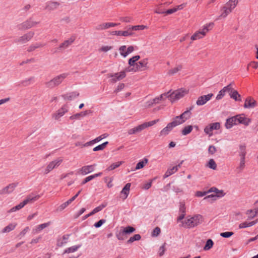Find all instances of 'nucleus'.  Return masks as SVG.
<instances>
[{
    "label": "nucleus",
    "instance_id": "f257e3e1",
    "mask_svg": "<svg viewBox=\"0 0 258 258\" xmlns=\"http://www.w3.org/2000/svg\"><path fill=\"white\" fill-rule=\"evenodd\" d=\"M204 220L203 216L200 214L188 215L182 221V226L185 228H192L201 224Z\"/></svg>",
    "mask_w": 258,
    "mask_h": 258
},
{
    "label": "nucleus",
    "instance_id": "f03ea898",
    "mask_svg": "<svg viewBox=\"0 0 258 258\" xmlns=\"http://www.w3.org/2000/svg\"><path fill=\"white\" fill-rule=\"evenodd\" d=\"M237 3V0H229L221 8L218 19L225 18L236 7Z\"/></svg>",
    "mask_w": 258,
    "mask_h": 258
},
{
    "label": "nucleus",
    "instance_id": "7ed1b4c3",
    "mask_svg": "<svg viewBox=\"0 0 258 258\" xmlns=\"http://www.w3.org/2000/svg\"><path fill=\"white\" fill-rule=\"evenodd\" d=\"M190 114L189 111H185L179 116H176L173 118L172 121L170 123L175 127L183 123L186 120L189 119L190 117Z\"/></svg>",
    "mask_w": 258,
    "mask_h": 258
},
{
    "label": "nucleus",
    "instance_id": "20e7f679",
    "mask_svg": "<svg viewBox=\"0 0 258 258\" xmlns=\"http://www.w3.org/2000/svg\"><path fill=\"white\" fill-rule=\"evenodd\" d=\"M188 89L185 88H180L172 92H171V91H169V92H170L169 97L170 101L173 103L175 101L182 98L188 94Z\"/></svg>",
    "mask_w": 258,
    "mask_h": 258
},
{
    "label": "nucleus",
    "instance_id": "39448f33",
    "mask_svg": "<svg viewBox=\"0 0 258 258\" xmlns=\"http://www.w3.org/2000/svg\"><path fill=\"white\" fill-rule=\"evenodd\" d=\"M68 75L67 73H63L55 77L46 83V87L53 88L58 86L67 77Z\"/></svg>",
    "mask_w": 258,
    "mask_h": 258
},
{
    "label": "nucleus",
    "instance_id": "423d86ee",
    "mask_svg": "<svg viewBox=\"0 0 258 258\" xmlns=\"http://www.w3.org/2000/svg\"><path fill=\"white\" fill-rule=\"evenodd\" d=\"M62 161L63 159L61 158H58L49 162L44 170V174L49 173L53 169L58 167Z\"/></svg>",
    "mask_w": 258,
    "mask_h": 258
},
{
    "label": "nucleus",
    "instance_id": "0eeeda50",
    "mask_svg": "<svg viewBox=\"0 0 258 258\" xmlns=\"http://www.w3.org/2000/svg\"><path fill=\"white\" fill-rule=\"evenodd\" d=\"M68 106L66 104L63 105L60 108L52 114V118L55 120H58L61 117L68 112Z\"/></svg>",
    "mask_w": 258,
    "mask_h": 258
},
{
    "label": "nucleus",
    "instance_id": "6e6552de",
    "mask_svg": "<svg viewBox=\"0 0 258 258\" xmlns=\"http://www.w3.org/2000/svg\"><path fill=\"white\" fill-rule=\"evenodd\" d=\"M39 23L29 19L18 25L19 30H25L36 26Z\"/></svg>",
    "mask_w": 258,
    "mask_h": 258
},
{
    "label": "nucleus",
    "instance_id": "1a4fd4ad",
    "mask_svg": "<svg viewBox=\"0 0 258 258\" xmlns=\"http://www.w3.org/2000/svg\"><path fill=\"white\" fill-rule=\"evenodd\" d=\"M126 75L125 74L123 70L118 73H111L108 75L109 78H111V81L112 83H115L117 81H120L124 79Z\"/></svg>",
    "mask_w": 258,
    "mask_h": 258
},
{
    "label": "nucleus",
    "instance_id": "9d476101",
    "mask_svg": "<svg viewBox=\"0 0 258 258\" xmlns=\"http://www.w3.org/2000/svg\"><path fill=\"white\" fill-rule=\"evenodd\" d=\"M135 50L133 46H129L126 47L125 45H122L119 48L120 54L123 57H126L129 54L131 53Z\"/></svg>",
    "mask_w": 258,
    "mask_h": 258
},
{
    "label": "nucleus",
    "instance_id": "9b49d317",
    "mask_svg": "<svg viewBox=\"0 0 258 258\" xmlns=\"http://www.w3.org/2000/svg\"><path fill=\"white\" fill-rule=\"evenodd\" d=\"M220 127V124L219 122L212 123L206 126L204 129L206 134L209 135L210 137L213 135L214 130H219Z\"/></svg>",
    "mask_w": 258,
    "mask_h": 258
},
{
    "label": "nucleus",
    "instance_id": "f8f14e48",
    "mask_svg": "<svg viewBox=\"0 0 258 258\" xmlns=\"http://www.w3.org/2000/svg\"><path fill=\"white\" fill-rule=\"evenodd\" d=\"M148 60L147 58H145L136 63V70L138 71H143L148 70L149 67L148 66Z\"/></svg>",
    "mask_w": 258,
    "mask_h": 258
},
{
    "label": "nucleus",
    "instance_id": "ddd939ff",
    "mask_svg": "<svg viewBox=\"0 0 258 258\" xmlns=\"http://www.w3.org/2000/svg\"><path fill=\"white\" fill-rule=\"evenodd\" d=\"M213 96L212 93L208 94L206 95H203L199 97L197 101L196 104L198 106H201L205 104Z\"/></svg>",
    "mask_w": 258,
    "mask_h": 258
},
{
    "label": "nucleus",
    "instance_id": "4468645a",
    "mask_svg": "<svg viewBox=\"0 0 258 258\" xmlns=\"http://www.w3.org/2000/svg\"><path fill=\"white\" fill-rule=\"evenodd\" d=\"M34 35V32L30 31L24 34L23 36L20 37L17 39L16 42L20 43H25L30 41Z\"/></svg>",
    "mask_w": 258,
    "mask_h": 258
},
{
    "label": "nucleus",
    "instance_id": "2eb2a0df",
    "mask_svg": "<svg viewBox=\"0 0 258 258\" xmlns=\"http://www.w3.org/2000/svg\"><path fill=\"white\" fill-rule=\"evenodd\" d=\"M96 165H86L83 166L81 169L78 171V173L82 175H86L89 173L93 172L94 170V167Z\"/></svg>",
    "mask_w": 258,
    "mask_h": 258
},
{
    "label": "nucleus",
    "instance_id": "dca6fc26",
    "mask_svg": "<svg viewBox=\"0 0 258 258\" xmlns=\"http://www.w3.org/2000/svg\"><path fill=\"white\" fill-rule=\"evenodd\" d=\"M76 37L75 36H71L67 40H65L61 43L59 46V48L60 50H64L67 48H68L70 45H71L75 41Z\"/></svg>",
    "mask_w": 258,
    "mask_h": 258
},
{
    "label": "nucleus",
    "instance_id": "f3484780",
    "mask_svg": "<svg viewBox=\"0 0 258 258\" xmlns=\"http://www.w3.org/2000/svg\"><path fill=\"white\" fill-rule=\"evenodd\" d=\"M256 106V101L252 97H248L246 98L244 107L245 108H252Z\"/></svg>",
    "mask_w": 258,
    "mask_h": 258
},
{
    "label": "nucleus",
    "instance_id": "a211bd4d",
    "mask_svg": "<svg viewBox=\"0 0 258 258\" xmlns=\"http://www.w3.org/2000/svg\"><path fill=\"white\" fill-rule=\"evenodd\" d=\"M236 118L237 123H241L247 126L251 122V119L245 117L243 114L236 115Z\"/></svg>",
    "mask_w": 258,
    "mask_h": 258
},
{
    "label": "nucleus",
    "instance_id": "6ab92c4d",
    "mask_svg": "<svg viewBox=\"0 0 258 258\" xmlns=\"http://www.w3.org/2000/svg\"><path fill=\"white\" fill-rule=\"evenodd\" d=\"M135 231V229L131 226H127L123 228L122 231L120 232L119 234L117 236V238L119 240H123V238L120 236L121 235L129 234Z\"/></svg>",
    "mask_w": 258,
    "mask_h": 258
},
{
    "label": "nucleus",
    "instance_id": "aec40b11",
    "mask_svg": "<svg viewBox=\"0 0 258 258\" xmlns=\"http://www.w3.org/2000/svg\"><path fill=\"white\" fill-rule=\"evenodd\" d=\"M169 93L170 92H167L155 97L154 101L155 104L160 103L162 101H164L166 98H168L170 100Z\"/></svg>",
    "mask_w": 258,
    "mask_h": 258
},
{
    "label": "nucleus",
    "instance_id": "412c9836",
    "mask_svg": "<svg viewBox=\"0 0 258 258\" xmlns=\"http://www.w3.org/2000/svg\"><path fill=\"white\" fill-rule=\"evenodd\" d=\"M50 222L39 224L36 226L32 230V233L34 234L39 233L43 229L47 227L50 225Z\"/></svg>",
    "mask_w": 258,
    "mask_h": 258
},
{
    "label": "nucleus",
    "instance_id": "4be33fe9",
    "mask_svg": "<svg viewBox=\"0 0 258 258\" xmlns=\"http://www.w3.org/2000/svg\"><path fill=\"white\" fill-rule=\"evenodd\" d=\"M16 185L12 183L0 190V195L9 194L12 192L15 188Z\"/></svg>",
    "mask_w": 258,
    "mask_h": 258
},
{
    "label": "nucleus",
    "instance_id": "5701e85b",
    "mask_svg": "<svg viewBox=\"0 0 258 258\" xmlns=\"http://www.w3.org/2000/svg\"><path fill=\"white\" fill-rule=\"evenodd\" d=\"M174 127L169 122L167 124L166 127L163 128L160 132L159 136L161 137H165L168 135L170 132L173 130Z\"/></svg>",
    "mask_w": 258,
    "mask_h": 258
},
{
    "label": "nucleus",
    "instance_id": "b1692460",
    "mask_svg": "<svg viewBox=\"0 0 258 258\" xmlns=\"http://www.w3.org/2000/svg\"><path fill=\"white\" fill-rule=\"evenodd\" d=\"M131 186V184L130 183H128L125 184L124 187L123 188L122 190L120 192L121 197L122 199H125L130 192V189Z\"/></svg>",
    "mask_w": 258,
    "mask_h": 258
},
{
    "label": "nucleus",
    "instance_id": "393cba45",
    "mask_svg": "<svg viewBox=\"0 0 258 258\" xmlns=\"http://www.w3.org/2000/svg\"><path fill=\"white\" fill-rule=\"evenodd\" d=\"M236 115L231 118H229L226 120L225 123V127L226 128L229 129L231 128L233 125L237 124V120L236 119Z\"/></svg>",
    "mask_w": 258,
    "mask_h": 258
},
{
    "label": "nucleus",
    "instance_id": "a878e982",
    "mask_svg": "<svg viewBox=\"0 0 258 258\" xmlns=\"http://www.w3.org/2000/svg\"><path fill=\"white\" fill-rule=\"evenodd\" d=\"M79 94L78 92L75 91L65 94L62 97L64 100L70 101L78 97Z\"/></svg>",
    "mask_w": 258,
    "mask_h": 258
},
{
    "label": "nucleus",
    "instance_id": "bb28decb",
    "mask_svg": "<svg viewBox=\"0 0 258 258\" xmlns=\"http://www.w3.org/2000/svg\"><path fill=\"white\" fill-rule=\"evenodd\" d=\"M214 25L213 23H210L209 24H206L205 25L202 29L199 31L202 33V35L205 36L206 34L208 32V31L212 29Z\"/></svg>",
    "mask_w": 258,
    "mask_h": 258
},
{
    "label": "nucleus",
    "instance_id": "cd10ccee",
    "mask_svg": "<svg viewBox=\"0 0 258 258\" xmlns=\"http://www.w3.org/2000/svg\"><path fill=\"white\" fill-rule=\"evenodd\" d=\"M60 4L57 2H49L47 3L46 8L50 11H53L58 8Z\"/></svg>",
    "mask_w": 258,
    "mask_h": 258
},
{
    "label": "nucleus",
    "instance_id": "c85d7f7f",
    "mask_svg": "<svg viewBox=\"0 0 258 258\" xmlns=\"http://www.w3.org/2000/svg\"><path fill=\"white\" fill-rule=\"evenodd\" d=\"M105 207V205H101L97 207H96L93 210L92 212H91L89 214L86 215L84 217V219H86L89 217L94 215V214L100 211L102 209H103Z\"/></svg>",
    "mask_w": 258,
    "mask_h": 258
},
{
    "label": "nucleus",
    "instance_id": "c756f323",
    "mask_svg": "<svg viewBox=\"0 0 258 258\" xmlns=\"http://www.w3.org/2000/svg\"><path fill=\"white\" fill-rule=\"evenodd\" d=\"M240 162L238 166L236 167V170L238 172H242L245 166V157H240Z\"/></svg>",
    "mask_w": 258,
    "mask_h": 258
},
{
    "label": "nucleus",
    "instance_id": "7c9ffc66",
    "mask_svg": "<svg viewBox=\"0 0 258 258\" xmlns=\"http://www.w3.org/2000/svg\"><path fill=\"white\" fill-rule=\"evenodd\" d=\"M178 170V166H174L172 168H168L167 170L166 171L165 174L164 175V177L166 178L168 176L172 175Z\"/></svg>",
    "mask_w": 258,
    "mask_h": 258
},
{
    "label": "nucleus",
    "instance_id": "2f4dec72",
    "mask_svg": "<svg viewBox=\"0 0 258 258\" xmlns=\"http://www.w3.org/2000/svg\"><path fill=\"white\" fill-rule=\"evenodd\" d=\"M81 245H74L71 247H68L63 252V253H70L76 252L81 247Z\"/></svg>",
    "mask_w": 258,
    "mask_h": 258
},
{
    "label": "nucleus",
    "instance_id": "473e14b6",
    "mask_svg": "<svg viewBox=\"0 0 258 258\" xmlns=\"http://www.w3.org/2000/svg\"><path fill=\"white\" fill-rule=\"evenodd\" d=\"M239 156L240 157H245L246 155V145L240 144L239 146Z\"/></svg>",
    "mask_w": 258,
    "mask_h": 258
},
{
    "label": "nucleus",
    "instance_id": "72a5a7b5",
    "mask_svg": "<svg viewBox=\"0 0 258 258\" xmlns=\"http://www.w3.org/2000/svg\"><path fill=\"white\" fill-rule=\"evenodd\" d=\"M257 222V220L253 221H251L250 222H244L243 223H240L239 225V228L240 229L245 228L248 227H251L254 225H255Z\"/></svg>",
    "mask_w": 258,
    "mask_h": 258
},
{
    "label": "nucleus",
    "instance_id": "f704fd0d",
    "mask_svg": "<svg viewBox=\"0 0 258 258\" xmlns=\"http://www.w3.org/2000/svg\"><path fill=\"white\" fill-rule=\"evenodd\" d=\"M123 163V161H118L113 163L109 166L105 170L106 171H110L119 167Z\"/></svg>",
    "mask_w": 258,
    "mask_h": 258
},
{
    "label": "nucleus",
    "instance_id": "c9c22d12",
    "mask_svg": "<svg viewBox=\"0 0 258 258\" xmlns=\"http://www.w3.org/2000/svg\"><path fill=\"white\" fill-rule=\"evenodd\" d=\"M101 175H102V173L99 172L98 173H96L93 175H90V176L87 177L86 178H85L84 179V180L82 181L81 184H84L86 183L87 182H88V181L92 180L93 179H94L96 177L100 176Z\"/></svg>",
    "mask_w": 258,
    "mask_h": 258
},
{
    "label": "nucleus",
    "instance_id": "e433bc0d",
    "mask_svg": "<svg viewBox=\"0 0 258 258\" xmlns=\"http://www.w3.org/2000/svg\"><path fill=\"white\" fill-rule=\"evenodd\" d=\"M39 197L38 196H32L30 195L27 197V198L24 200L23 202L25 203V205H27V204L33 203V202L39 199Z\"/></svg>",
    "mask_w": 258,
    "mask_h": 258
},
{
    "label": "nucleus",
    "instance_id": "4c0bfd02",
    "mask_svg": "<svg viewBox=\"0 0 258 258\" xmlns=\"http://www.w3.org/2000/svg\"><path fill=\"white\" fill-rule=\"evenodd\" d=\"M183 8V5H180L179 6H177L172 9H169L166 12H164V13H165L166 15H169L172 13H174L176 12H177L178 10H182Z\"/></svg>",
    "mask_w": 258,
    "mask_h": 258
},
{
    "label": "nucleus",
    "instance_id": "58836bf2",
    "mask_svg": "<svg viewBox=\"0 0 258 258\" xmlns=\"http://www.w3.org/2000/svg\"><path fill=\"white\" fill-rule=\"evenodd\" d=\"M230 96L231 98H233L236 101L241 100L240 95L238 93V92L237 91L235 90L234 89L232 90V92L230 95Z\"/></svg>",
    "mask_w": 258,
    "mask_h": 258
},
{
    "label": "nucleus",
    "instance_id": "ea45409f",
    "mask_svg": "<svg viewBox=\"0 0 258 258\" xmlns=\"http://www.w3.org/2000/svg\"><path fill=\"white\" fill-rule=\"evenodd\" d=\"M17 224L16 223H12L10 224L8 226H7L6 227H5L2 232V233H6V232H9L13 230H14L15 227H16Z\"/></svg>",
    "mask_w": 258,
    "mask_h": 258
},
{
    "label": "nucleus",
    "instance_id": "a19ab883",
    "mask_svg": "<svg viewBox=\"0 0 258 258\" xmlns=\"http://www.w3.org/2000/svg\"><path fill=\"white\" fill-rule=\"evenodd\" d=\"M148 162V160L147 158H144L143 160L140 161L139 163H137L136 170H139L143 168Z\"/></svg>",
    "mask_w": 258,
    "mask_h": 258
},
{
    "label": "nucleus",
    "instance_id": "79ce46f5",
    "mask_svg": "<svg viewBox=\"0 0 258 258\" xmlns=\"http://www.w3.org/2000/svg\"><path fill=\"white\" fill-rule=\"evenodd\" d=\"M140 58V55L134 56L128 59V64L131 66H135L136 62Z\"/></svg>",
    "mask_w": 258,
    "mask_h": 258
},
{
    "label": "nucleus",
    "instance_id": "37998d69",
    "mask_svg": "<svg viewBox=\"0 0 258 258\" xmlns=\"http://www.w3.org/2000/svg\"><path fill=\"white\" fill-rule=\"evenodd\" d=\"M192 128V126L191 125L185 126L181 131L182 134L184 136L189 134L191 132Z\"/></svg>",
    "mask_w": 258,
    "mask_h": 258
},
{
    "label": "nucleus",
    "instance_id": "c03bdc74",
    "mask_svg": "<svg viewBox=\"0 0 258 258\" xmlns=\"http://www.w3.org/2000/svg\"><path fill=\"white\" fill-rule=\"evenodd\" d=\"M204 36L202 35L200 31L195 33L191 37V39L192 41L198 40L203 38Z\"/></svg>",
    "mask_w": 258,
    "mask_h": 258
},
{
    "label": "nucleus",
    "instance_id": "a18cd8bd",
    "mask_svg": "<svg viewBox=\"0 0 258 258\" xmlns=\"http://www.w3.org/2000/svg\"><path fill=\"white\" fill-rule=\"evenodd\" d=\"M207 166L213 170H216L217 168V164L213 159L209 160L207 164Z\"/></svg>",
    "mask_w": 258,
    "mask_h": 258
},
{
    "label": "nucleus",
    "instance_id": "49530a36",
    "mask_svg": "<svg viewBox=\"0 0 258 258\" xmlns=\"http://www.w3.org/2000/svg\"><path fill=\"white\" fill-rule=\"evenodd\" d=\"M134 33L130 27L126 30L121 31V36L128 37L133 35Z\"/></svg>",
    "mask_w": 258,
    "mask_h": 258
},
{
    "label": "nucleus",
    "instance_id": "de8ad7c7",
    "mask_svg": "<svg viewBox=\"0 0 258 258\" xmlns=\"http://www.w3.org/2000/svg\"><path fill=\"white\" fill-rule=\"evenodd\" d=\"M141 238V236L140 234H137L134 235L133 236L130 238V239L127 240V243H131L135 241H137L140 240Z\"/></svg>",
    "mask_w": 258,
    "mask_h": 258
},
{
    "label": "nucleus",
    "instance_id": "09e8293b",
    "mask_svg": "<svg viewBox=\"0 0 258 258\" xmlns=\"http://www.w3.org/2000/svg\"><path fill=\"white\" fill-rule=\"evenodd\" d=\"M72 202H73V201L70 199L67 202H64V203H63L61 205H60L58 208V210H59L60 211H62L67 207H68Z\"/></svg>",
    "mask_w": 258,
    "mask_h": 258
},
{
    "label": "nucleus",
    "instance_id": "8fccbe9b",
    "mask_svg": "<svg viewBox=\"0 0 258 258\" xmlns=\"http://www.w3.org/2000/svg\"><path fill=\"white\" fill-rule=\"evenodd\" d=\"M25 206V203H24L23 202L20 203L19 205L17 206L14 207L12 209L10 210L9 211V212H13L15 211H16L17 210H19L20 209H22Z\"/></svg>",
    "mask_w": 258,
    "mask_h": 258
},
{
    "label": "nucleus",
    "instance_id": "3c124183",
    "mask_svg": "<svg viewBox=\"0 0 258 258\" xmlns=\"http://www.w3.org/2000/svg\"><path fill=\"white\" fill-rule=\"evenodd\" d=\"M108 144V142H104V143L99 145L93 148V151H98L99 150H103Z\"/></svg>",
    "mask_w": 258,
    "mask_h": 258
},
{
    "label": "nucleus",
    "instance_id": "603ef678",
    "mask_svg": "<svg viewBox=\"0 0 258 258\" xmlns=\"http://www.w3.org/2000/svg\"><path fill=\"white\" fill-rule=\"evenodd\" d=\"M213 242L211 239H208L204 247V249L205 250H209L213 247Z\"/></svg>",
    "mask_w": 258,
    "mask_h": 258
},
{
    "label": "nucleus",
    "instance_id": "864d4df0",
    "mask_svg": "<svg viewBox=\"0 0 258 258\" xmlns=\"http://www.w3.org/2000/svg\"><path fill=\"white\" fill-rule=\"evenodd\" d=\"M182 69V66L179 65L178 66L169 71V74L170 75H173L175 73H177L179 71H181Z\"/></svg>",
    "mask_w": 258,
    "mask_h": 258
},
{
    "label": "nucleus",
    "instance_id": "5fc2aeb1",
    "mask_svg": "<svg viewBox=\"0 0 258 258\" xmlns=\"http://www.w3.org/2000/svg\"><path fill=\"white\" fill-rule=\"evenodd\" d=\"M112 49V47L111 46L108 45H103L99 49V52H106Z\"/></svg>",
    "mask_w": 258,
    "mask_h": 258
},
{
    "label": "nucleus",
    "instance_id": "6e6d98bb",
    "mask_svg": "<svg viewBox=\"0 0 258 258\" xmlns=\"http://www.w3.org/2000/svg\"><path fill=\"white\" fill-rule=\"evenodd\" d=\"M113 180V178L106 177L104 178L105 181L107 183V186L108 188H111L113 186L112 181Z\"/></svg>",
    "mask_w": 258,
    "mask_h": 258
},
{
    "label": "nucleus",
    "instance_id": "4d7b16f0",
    "mask_svg": "<svg viewBox=\"0 0 258 258\" xmlns=\"http://www.w3.org/2000/svg\"><path fill=\"white\" fill-rule=\"evenodd\" d=\"M123 71H124L125 74H126V73L138 72V70H136V67H135V66H129V67L125 68L123 70Z\"/></svg>",
    "mask_w": 258,
    "mask_h": 258
},
{
    "label": "nucleus",
    "instance_id": "13d9d810",
    "mask_svg": "<svg viewBox=\"0 0 258 258\" xmlns=\"http://www.w3.org/2000/svg\"><path fill=\"white\" fill-rule=\"evenodd\" d=\"M43 46H44L43 45L39 44V43H36L35 44H33L29 47L28 50L29 51H32L34 50L35 49L42 47Z\"/></svg>",
    "mask_w": 258,
    "mask_h": 258
},
{
    "label": "nucleus",
    "instance_id": "bf43d9fd",
    "mask_svg": "<svg viewBox=\"0 0 258 258\" xmlns=\"http://www.w3.org/2000/svg\"><path fill=\"white\" fill-rule=\"evenodd\" d=\"M223 91H224L225 93H229V95H230L231 93L232 92L233 89L232 87V84H230L228 85H227L226 87H224L223 89Z\"/></svg>",
    "mask_w": 258,
    "mask_h": 258
},
{
    "label": "nucleus",
    "instance_id": "052dcab7",
    "mask_svg": "<svg viewBox=\"0 0 258 258\" xmlns=\"http://www.w3.org/2000/svg\"><path fill=\"white\" fill-rule=\"evenodd\" d=\"M154 104H155V103L154 101V98L148 100L144 103V107L145 108H149L151 107Z\"/></svg>",
    "mask_w": 258,
    "mask_h": 258
},
{
    "label": "nucleus",
    "instance_id": "680f3d73",
    "mask_svg": "<svg viewBox=\"0 0 258 258\" xmlns=\"http://www.w3.org/2000/svg\"><path fill=\"white\" fill-rule=\"evenodd\" d=\"M146 28L144 25H137L131 26V29L133 31H138L140 30H144Z\"/></svg>",
    "mask_w": 258,
    "mask_h": 258
},
{
    "label": "nucleus",
    "instance_id": "e2e57ef3",
    "mask_svg": "<svg viewBox=\"0 0 258 258\" xmlns=\"http://www.w3.org/2000/svg\"><path fill=\"white\" fill-rule=\"evenodd\" d=\"M106 22H104V23H102L101 24H100L99 25H98L96 27V30H98V31H101V30H106Z\"/></svg>",
    "mask_w": 258,
    "mask_h": 258
},
{
    "label": "nucleus",
    "instance_id": "0e129e2a",
    "mask_svg": "<svg viewBox=\"0 0 258 258\" xmlns=\"http://www.w3.org/2000/svg\"><path fill=\"white\" fill-rule=\"evenodd\" d=\"M83 118L81 112L76 113L70 117L71 120L80 119Z\"/></svg>",
    "mask_w": 258,
    "mask_h": 258
},
{
    "label": "nucleus",
    "instance_id": "69168bd1",
    "mask_svg": "<svg viewBox=\"0 0 258 258\" xmlns=\"http://www.w3.org/2000/svg\"><path fill=\"white\" fill-rule=\"evenodd\" d=\"M137 131L138 133L141 132L142 131L144 130V129L147 128V125L146 124V123L144 122L137 126H136Z\"/></svg>",
    "mask_w": 258,
    "mask_h": 258
},
{
    "label": "nucleus",
    "instance_id": "338daca9",
    "mask_svg": "<svg viewBox=\"0 0 258 258\" xmlns=\"http://www.w3.org/2000/svg\"><path fill=\"white\" fill-rule=\"evenodd\" d=\"M137 131L138 133L141 132L142 131L144 130V129L147 128V125L146 124V123L144 122L137 126H136Z\"/></svg>",
    "mask_w": 258,
    "mask_h": 258
},
{
    "label": "nucleus",
    "instance_id": "774afa93",
    "mask_svg": "<svg viewBox=\"0 0 258 258\" xmlns=\"http://www.w3.org/2000/svg\"><path fill=\"white\" fill-rule=\"evenodd\" d=\"M125 87V85L124 83H119L118 86H117L116 88L115 89L114 92L115 93H117L123 89V88Z\"/></svg>",
    "mask_w": 258,
    "mask_h": 258
}]
</instances>
